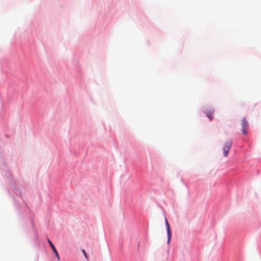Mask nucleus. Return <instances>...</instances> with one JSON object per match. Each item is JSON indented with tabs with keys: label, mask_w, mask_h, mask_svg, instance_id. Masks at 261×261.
Masks as SVG:
<instances>
[{
	"label": "nucleus",
	"mask_w": 261,
	"mask_h": 261,
	"mask_svg": "<svg viewBox=\"0 0 261 261\" xmlns=\"http://www.w3.org/2000/svg\"><path fill=\"white\" fill-rule=\"evenodd\" d=\"M232 145V141L231 139H228L225 142L223 147V151L224 156L226 157L228 155V153L229 151V150L231 148Z\"/></svg>",
	"instance_id": "1"
},
{
	"label": "nucleus",
	"mask_w": 261,
	"mask_h": 261,
	"mask_svg": "<svg viewBox=\"0 0 261 261\" xmlns=\"http://www.w3.org/2000/svg\"><path fill=\"white\" fill-rule=\"evenodd\" d=\"M241 127V130L243 134L246 135L247 134L248 130L249 128V123L245 118H244L242 119Z\"/></svg>",
	"instance_id": "2"
},
{
	"label": "nucleus",
	"mask_w": 261,
	"mask_h": 261,
	"mask_svg": "<svg viewBox=\"0 0 261 261\" xmlns=\"http://www.w3.org/2000/svg\"><path fill=\"white\" fill-rule=\"evenodd\" d=\"M48 242L49 245L51 247L54 252L55 253L57 258H58V260H60V258L59 255V254L57 252V250H56L54 245L53 244V243L49 240H48Z\"/></svg>",
	"instance_id": "3"
},
{
	"label": "nucleus",
	"mask_w": 261,
	"mask_h": 261,
	"mask_svg": "<svg viewBox=\"0 0 261 261\" xmlns=\"http://www.w3.org/2000/svg\"><path fill=\"white\" fill-rule=\"evenodd\" d=\"M167 232L168 235V243H169L170 241V239L171 238V231L170 230L169 224L166 225Z\"/></svg>",
	"instance_id": "4"
},
{
	"label": "nucleus",
	"mask_w": 261,
	"mask_h": 261,
	"mask_svg": "<svg viewBox=\"0 0 261 261\" xmlns=\"http://www.w3.org/2000/svg\"><path fill=\"white\" fill-rule=\"evenodd\" d=\"M206 115L210 120H212L213 119V112H207L206 113Z\"/></svg>",
	"instance_id": "5"
},
{
	"label": "nucleus",
	"mask_w": 261,
	"mask_h": 261,
	"mask_svg": "<svg viewBox=\"0 0 261 261\" xmlns=\"http://www.w3.org/2000/svg\"><path fill=\"white\" fill-rule=\"evenodd\" d=\"M82 252H83V254H84V256L85 257V258H88V257H87V253H86V252L85 250H84V249H83V250H82Z\"/></svg>",
	"instance_id": "6"
},
{
	"label": "nucleus",
	"mask_w": 261,
	"mask_h": 261,
	"mask_svg": "<svg viewBox=\"0 0 261 261\" xmlns=\"http://www.w3.org/2000/svg\"><path fill=\"white\" fill-rule=\"evenodd\" d=\"M165 224L166 225L169 224V223L166 218H165Z\"/></svg>",
	"instance_id": "7"
}]
</instances>
